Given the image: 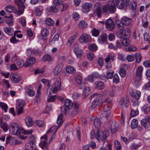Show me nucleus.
Masks as SVG:
<instances>
[{"label": "nucleus", "mask_w": 150, "mask_h": 150, "mask_svg": "<svg viewBox=\"0 0 150 150\" xmlns=\"http://www.w3.org/2000/svg\"><path fill=\"white\" fill-rule=\"evenodd\" d=\"M103 146L100 148V150H111L112 149L111 145L107 140L103 141Z\"/></svg>", "instance_id": "obj_14"}, {"label": "nucleus", "mask_w": 150, "mask_h": 150, "mask_svg": "<svg viewBox=\"0 0 150 150\" xmlns=\"http://www.w3.org/2000/svg\"><path fill=\"white\" fill-rule=\"evenodd\" d=\"M44 72V70L42 69L38 68L35 70V74L36 75L37 74H42Z\"/></svg>", "instance_id": "obj_60"}, {"label": "nucleus", "mask_w": 150, "mask_h": 150, "mask_svg": "<svg viewBox=\"0 0 150 150\" xmlns=\"http://www.w3.org/2000/svg\"><path fill=\"white\" fill-rule=\"evenodd\" d=\"M35 61L36 59L35 58L32 57L28 59L26 61L25 64H23L25 67H27L33 64L35 62Z\"/></svg>", "instance_id": "obj_20"}, {"label": "nucleus", "mask_w": 150, "mask_h": 150, "mask_svg": "<svg viewBox=\"0 0 150 150\" xmlns=\"http://www.w3.org/2000/svg\"><path fill=\"white\" fill-rule=\"evenodd\" d=\"M79 106V104L77 103H74V108L70 114V116L71 117H73L77 114Z\"/></svg>", "instance_id": "obj_19"}, {"label": "nucleus", "mask_w": 150, "mask_h": 150, "mask_svg": "<svg viewBox=\"0 0 150 150\" xmlns=\"http://www.w3.org/2000/svg\"><path fill=\"white\" fill-rule=\"evenodd\" d=\"M129 42H130L129 38H126L123 40L122 43L123 46H126L129 45Z\"/></svg>", "instance_id": "obj_52"}, {"label": "nucleus", "mask_w": 150, "mask_h": 150, "mask_svg": "<svg viewBox=\"0 0 150 150\" xmlns=\"http://www.w3.org/2000/svg\"><path fill=\"white\" fill-rule=\"evenodd\" d=\"M124 5V0H118L116 3L117 7L120 9H122Z\"/></svg>", "instance_id": "obj_31"}, {"label": "nucleus", "mask_w": 150, "mask_h": 150, "mask_svg": "<svg viewBox=\"0 0 150 150\" xmlns=\"http://www.w3.org/2000/svg\"><path fill=\"white\" fill-rule=\"evenodd\" d=\"M82 78L81 76L79 75H77L76 76V83L79 84L81 83Z\"/></svg>", "instance_id": "obj_55"}, {"label": "nucleus", "mask_w": 150, "mask_h": 150, "mask_svg": "<svg viewBox=\"0 0 150 150\" xmlns=\"http://www.w3.org/2000/svg\"><path fill=\"white\" fill-rule=\"evenodd\" d=\"M73 18L74 20L76 21L79 19L80 16L77 12H75L73 14Z\"/></svg>", "instance_id": "obj_63"}, {"label": "nucleus", "mask_w": 150, "mask_h": 150, "mask_svg": "<svg viewBox=\"0 0 150 150\" xmlns=\"http://www.w3.org/2000/svg\"><path fill=\"white\" fill-rule=\"evenodd\" d=\"M100 32L99 30H98L94 28L92 30V34L93 36L95 37H97L99 35Z\"/></svg>", "instance_id": "obj_50"}, {"label": "nucleus", "mask_w": 150, "mask_h": 150, "mask_svg": "<svg viewBox=\"0 0 150 150\" xmlns=\"http://www.w3.org/2000/svg\"><path fill=\"white\" fill-rule=\"evenodd\" d=\"M57 97L56 96H52L49 97L47 99V101L48 102H54Z\"/></svg>", "instance_id": "obj_59"}, {"label": "nucleus", "mask_w": 150, "mask_h": 150, "mask_svg": "<svg viewBox=\"0 0 150 150\" xmlns=\"http://www.w3.org/2000/svg\"><path fill=\"white\" fill-rule=\"evenodd\" d=\"M55 86L53 88L52 92L54 93L57 92L58 90H59L61 86V83L59 80H57L55 83Z\"/></svg>", "instance_id": "obj_22"}, {"label": "nucleus", "mask_w": 150, "mask_h": 150, "mask_svg": "<svg viewBox=\"0 0 150 150\" xmlns=\"http://www.w3.org/2000/svg\"><path fill=\"white\" fill-rule=\"evenodd\" d=\"M49 30L47 29L44 28L41 32V34L42 36L46 37L49 34Z\"/></svg>", "instance_id": "obj_43"}, {"label": "nucleus", "mask_w": 150, "mask_h": 150, "mask_svg": "<svg viewBox=\"0 0 150 150\" xmlns=\"http://www.w3.org/2000/svg\"><path fill=\"white\" fill-rule=\"evenodd\" d=\"M143 70V68L142 67H138L136 73V76L140 78L142 77V74Z\"/></svg>", "instance_id": "obj_28"}, {"label": "nucleus", "mask_w": 150, "mask_h": 150, "mask_svg": "<svg viewBox=\"0 0 150 150\" xmlns=\"http://www.w3.org/2000/svg\"><path fill=\"white\" fill-rule=\"evenodd\" d=\"M66 71L68 73L73 74L75 72L76 70L74 67L68 66L66 68Z\"/></svg>", "instance_id": "obj_33"}, {"label": "nucleus", "mask_w": 150, "mask_h": 150, "mask_svg": "<svg viewBox=\"0 0 150 150\" xmlns=\"http://www.w3.org/2000/svg\"><path fill=\"white\" fill-rule=\"evenodd\" d=\"M114 45V50H117L118 48L121 47V41L120 40H117L116 41Z\"/></svg>", "instance_id": "obj_40"}, {"label": "nucleus", "mask_w": 150, "mask_h": 150, "mask_svg": "<svg viewBox=\"0 0 150 150\" xmlns=\"http://www.w3.org/2000/svg\"><path fill=\"white\" fill-rule=\"evenodd\" d=\"M107 39V35L105 33L102 34L100 36V37L98 39V41L99 42H106Z\"/></svg>", "instance_id": "obj_26"}, {"label": "nucleus", "mask_w": 150, "mask_h": 150, "mask_svg": "<svg viewBox=\"0 0 150 150\" xmlns=\"http://www.w3.org/2000/svg\"><path fill=\"white\" fill-rule=\"evenodd\" d=\"M105 26L108 30L111 31L115 28V25L112 20L111 19L107 20L105 22Z\"/></svg>", "instance_id": "obj_11"}, {"label": "nucleus", "mask_w": 150, "mask_h": 150, "mask_svg": "<svg viewBox=\"0 0 150 150\" xmlns=\"http://www.w3.org/2000/svg\"><path fill=\"white\" fill-rule=\"evenodd\" d=\"M91 92L90 89L89 87H86L85 88L83 91L82 96L84 98H85L91 93Z\"/></svg>", "instance_id": "obj_30"}, {"label": "nucleus", "mask_w": 150, "mask_h": 150, "mask_svg": "<svg viewBox=\"0 0 150 150\" xmlns=\"http://www.w3.org/2000/svg\"><path fill=\"white\" fill-rule=\"evenodd\" d=\"M0 126L5 132L7 131L8 129V125L5 122H3L2 118L0 117Z\"/></svg>", "instance_id": "obj_15"}, {"label": "nucleus", "mask_w": 150, "mask_h": 150, "mask_svg": "<svg viewBox=\"0 0 150 150\" xmlns=\"http://www.w3.org/2000/svg\"><path fill=\"white\" fill-rule=\"evenodd\" d=\"M35 147V146L34 144L29 142L26 144L25 150H33Z\"/></svg>", "instance_id": "obj_21"}, {"label": "nucleus", "mask_w": 150, "mask_h": 150, "mask_svg": "<svg viewBox=\"0 0 150 150\" xmlns=\"http://www.w3.org/2000/svg\"><path fill=\"white\" fill-rule=\"evenodd\" d=\"M116 9V5L113 4H110V5H108V10L111 13H115Z\"/></svg>", "instance_id": "obj_29"}, {"label": "nucleus", "mask_w": 150, "mask_h": 150, "mask_svg": "<svg viewBox=\"0 0 150 150\" xmlns=\"http://www.w3.org/2000/svg\"><path fill=\"white\" fill-rule=\"evenodd\" d=\"M87 56L88 59L90 60H92L94 57L93 54L91 52L88 53Z\"/></svg>", "instance_id": "obj_61"}, {"label": "nucleus", "mask_w": 150, "mask_h": 150, "mask_svg": "<svg viewBox=\"0 0 150 150\" xmlns=\"http://www.w3.org/2000/svg\"><path fill=\"white\" fill-rule=\"evenodd\" d=\"M93 4L90 3L85 2L83 4L82 7L83 11L84 13L90 11L92 8Z\"/></svg>", "instance_id": "obj_12"}, {"label": "nucleus", "mask_w": 150, "mask_h": 150, "mask_svg": "<svg viewBox=\"0 0 150 150\" xmlns=\"http://www.w3.org/2000/svg\"><path fill=\"white\" fill-rule=\"evenodd\" d=\"M127 51H129L135 52L137 51V48L133 46H130L126 48Z\"/></svg>", "instance_id": "obj_54"}, {"label": "nucleus", "mask_w": 150, "mask_h": 150, "mask_svg": "<svg viewBox=\"0 0 150 150\" xmlns=\"http://www.w3.org/2000/svg\"><path fill=\"white\" fill-rule=\"evenodd\" d=\"M139 112L138 110L131 109V115L132 117H134L138 115Z\"/></svg>", "instance_id": "obj_58"}, {"label": "nucleus", "mask_w": 150, "mask_h": 150, "mask_svg": "<svg viewBox=\"0 0 150 150\" xmlns=\"http://www.w3.org/2000/svg\"><path fill=\"white\" fill-rule=\"evenodd\" d=\"M138 121L136 119H134L132 120L131 123V126L132 129H134L137 127Z\"/></svg>", "instance_id": "obj_34"}, {"label": "nucleus", "mask_w": 150, "mask_h": 150, "mask_svg": "<svg viewBox=\"0 0 150 150\" xmlns=\"http://www.w3.org/2000/svg\"><path fill=\"white\" fill-rule=\"evenodd\" d=\"M9 132L12 134L18 135L21 134L27 135L31 134L32 133L33 131L32 130H24L20 128L18 124L12 123L10 125Z\"/></svg>", "instance_id": "obj_1"}, {"label": "nucleus", "mask_w": 150, "mask_h": 150, "mask_svg": "<svg viewBox=\"0 0 150 150\" xmlns=\"http://www.w3.org/2000/svg\"><path fill=\"white\" fill-rule=\"evenodd\" d=\"M91 36L87 34L83 33L80 36L79 41L81 43H87L90 42Z\"/></svg>", "instance_id": "obj_9"}, {"label": "nucleus", "mask_w": 150, "mask_h": 150, "mask_svg": "<svg viewBox=\"0 0 150 150\" xmlns=\"http://www.w3.org/2000/svg\"><path fill=\"white\" fill-rule=\"evenodd\" d=\"M41 82L47 86L49 87L50 83L49 81L47 79H42L41 80Z\"/></svg>", "instance_id": "obj_62"}, {"label": "nucleus", "mask_w": 150, "mask_h": 150, "mask_svg": "<svg viewBox=\"0 0 150 150\" xmlns=\"http://www.w3.org/2000/svg\"><path fill=\"white\" fill-rule=\"evenodd\" d=\"M95 86L96 88L100 90L103 89L104 87L103 83L99 81H97L95 82Z\"/></svg>", "instance_id": "obj_23"}, {"label": "nucleus", "mask_w": 150, "mask_h": 150, "mask_svg": "<svg viewBox=\"0 0 150 150\" xmlns=\"http://www.w3.org/2000/svg\"><path fill=\"white\" fill-rule=\"evenodd\" d=\"M5 33L9 36L12 35L14 33V30L13 28L9 27H6L4 28Z\"/></svg>", "instance_id": "obj_24"}, {"label": "nucleus", "mask_w": 150, "mask_h": 150, "mask_svg": "<svg viewBox=\"0 0 150 150\" xmlns=\"http://www.w3.org/2000/svg\"><path fill=\"white\" fill-rule=\"evenodd\" d=\"M122 36L129 37L131 35V32L129 29H125L118 32Z\"/></svg>", "instance_id": "obj_18"}, {"label": "nucleus", "mask_w": 150, "mask_h": 150, "mask_svg": "<svg viewBox=\"0 0 150 150\" xmlns=\"http://www.w3.org/2000/svg\"><path fill=\"white\" fill-rule=\"evenodd\" d=\"M75 38L76 37L75 36V35H74V36L70 37L68 40L67 44V45L68 46H70L71 43L74 41Z\"/></svg>", "instance_id": "obj_47"}, {"label": "nucleus", "mask_w": 150, "mask_h": 150, "mask_svg": "<svg viewBox=\"0 0 150 150\" xmlns=\"http://www.w3.org/2000/svg\"><path fill=\"white\" fill-rule=\"evenodd\" d=\"M150 117L149 116H147L145 118L142 119L141 123L146 129H148L150 127Z\"/></svg>", "instance_id": "obj_10"}, {"label": "nucleus", "mask_w": 150, "mask_h": 150, "mask_svg": "<svg viewBox=\"0 0 150 150\" xmlns=\"http://www.w3.org/2000/svg\"><path fill=\"white\" fill-rule=\"evenodd\" d=\"M113 82L116 83H118L119 82V79L118 74H115L114 75L113 78Z\"/></svg>", "instance_id": "obj_57"}, {"label": "nucleus", "mask_w": 150, "mask_h": 150, "mask_svg": "<svg viewBox=\"0 0 150 150\" xmlns=\"http://www.w3.org/2000/svg\"><path fill=\"white\" fill-rule=\"evenodd\" d=\"M6 11L9 13H11L13 11L14 7L12 5H8L5 8Z\"/></svg>", "instance_id": "obj_51"}, {"label": "nucleus", "mask_w": 150, "mask_h": 150, "mask_svg": "<svg viewBox=\"0 0 150 150\" xmlns=\"http://www.w3.org/2000/svg\"><path fill=\"white\" fill-rule=\"evenodd\" d=\"M114 20L115 24L120 28H124L125 26L129 25L132 22L131 18L126 16H123L120 20L117 16L114 18Z\"/></svg>", "instance_id": "obj_2"}, {"label": "nucleus", "mask_w": 150, "mask_h": 150, "mask_svg": "<svg viewBox=\"0 0 150 150\" xmlns=\"http://www.w3.org/2000/svg\"><path fill=\"white\" fill-rule=\"evenodd\" d=\"M87 25V23L84 21H81L79 23L78 26L79 28H85Z\"/></svg>", "instance_id": "obj_35"}, {"label": "nucleus", "mask_w": 150, "mask_h": 150, "mask_svg": "<svg viewBox=\"0 0 150 150\" xmlns=\"http://www.w3.org/2000/svg\"><path fill=\"white\" fill-rule=\"evenodd\" d=\"M46 24L49 26H52L54 24V22L52 19L50 18L47 19L45 21Z\"/></svg>", "instance_id": "obj_41"}, {"label": "nucleus", "mask_w": 150, "mask_h": 150, "mask_svg": "<svg viewBox=\"0 0 150 150\" xmlns=\"http://www.w3.org/2000/svg\"><path fill=\"white\" fill-rule=\"evenodd\" d=\"M63 115L61 113V114L60 115L58 116V117L57 119V124H59V126H60L62 124L63 116L62 115Z\"/></svg>", "instance_id": "obj_44"}, {"label": "nucleus", "mask_w": 150, "mask_h": 150, "mask_svg": "<svg viewBox=\"0 0 150 150\" xmlns=\"http://www.w3.org/2000/svg\"><path fill=\"white\" fill-rule=\"evenodd\" d=\"M130 9L132 10H135L137 7V3L134 1H133V3L132 2H130V5L128 6Z\"/></svg>", "instance_id": "obj_39"}, {"label": "nucleus", "mask_w": 150, "mask_h": 150, "mask_svg": "<svg viewBox=\"0 0 150 150\" xmlns=\"http://www.w3.org/2000/svg\"><path fill=\"white\" fill-rule=\"evenodd\" d=\"M10 78L12 81L15 83L20 82L22 79L21 75L18 73L11 74Z\"/></svg>", "instance_id": "obj_8"}, {"label": "nucleus", "mask_w": 150, "mask_h": 150, "mask_svg": "<svg viewBox=\"0 0 150 150\" xmlns=\"http://www.w3.org/2000/svg\"><path fill=\"white\" fill-rule=\"evenodd\" d=\"M134 56L131 55H128L127 57V59L129 62H132L134 60Z\"/></svg>", "instance_id": "obj_64"}, {"label": "nucleus", "mask_w": 150, "mask_h": 150, "mask_svg": "<svg viewBox=\"0 0 150 150\" xmlns=\"http://www.w3.org/2000/svg\"><path fill=\"white\" fill-rule=\"evenodd\" d=\"M109 133L107 131L103 132L101 130H98L96 134V138L98 140H105L108 136Z\"/></svg>", "instance_id": "obj_4"}, {"label": "nucleus", "mask_w": 150, "mask_h": 150, "mask_svg": "<svg viewBox=\"0 0 150 150\" xmlns=\"http://www.w3.org/2000/svg\"><path fill=\"white\" fill-rule=\"evenodd\" d=\"M74 52L77 57L78 58L81 57L82 56L83 53L82 50L79 47L77 46L75 47Z\"/></svg>", "instance_id": "obj_17"}, {"label": "nucleus", "mask_w": 150, "mask_h": 150, "mask_svg": "<svg viewBox=\"0 0 150 150\" xmlns=\"http://www.w3.org/2000/svg\"><path fill=\"white\" fill-rule=\"evenodd\" d=\"M25 0H16L15 3L18 7V13L21 15L23 13L25 8L24 4Z\"/></svg>", "instance_id": "obj_7"}, {"label": "nucleus", "mask_w": 150, "mask_h": 150, "mask_svg": "<svg viewBox=\"0 0 150 150\" xmlns=\"http://www.w3.org/2000/svg\"><path fill=\"white\" fill-rule=\"evenodd\" d=\"M119 74L122 77H124L126 75V71L123 68L121 69L119 71Z\"/></svg>", "instance_id": "obj_53"}, {"label": "nucleus", "mask_w": 150, "mask_h": 150, "mask_svg": "<svg viewBox=\"0 0 150 150\" xmlns=\"http://www.w3.org/2000/svg\"><path fill=\"white\" fill-rule=\"evenodd\" d=\"M88 48L91 51H94L97 50L98 47L95 44H93L89 45Z\"/></svg>", "instance_id": "obj_42"}, {"label": "nucleus", "mask_w": 150, "mask_h": 150, "mask_svg": "<svg viewBox=\"0 0 150 150\" xmlns=\"http://www.w3.org/2000/svg\"><path fill=\"white\" fill-rule=\"evenodd\" d=\"M52 58L51 57L47 54H46L44 56L42 59V61L43 62L47 61L48 62H50Z\"/></svg>", "instance_id": "obj_46"}, {"label": "nucleus", "mask_w": 150, "mask_h": 150, "mask_svg": "<svg viewBox=\"0 0 150 150\" xmlns=\"http://www.w3.org/2000/svg\"><path fill=\"white\" fill-rule=\"evenodd\" d=\"M47 143L45 141L41 142L40 143V146L42 149H44L45 150H48L47 148Z\"/></svg>", "instance_id": "obj_49"}, {"label": "nucleus", "mask_w": 150, "mask_h": 150, "mask_svg": "<svg viewBox=\"0 0 150 150\" xmlns=\"http://www.w3.org/2000/svg\"><path fill=\"white\" fill-rule=\"evenodd\" d=\"M25 122L27 126L29 127L32 126L33 124L32 119L30 117H27L25 119Z\"/></svg>", "instance_id": "obj_27"}, {"label": "nucleus", "mask_w": 150, "mask_h": 150, "mask_svg": "<svg viewBox=\"0 0 150 150\" xmlns=\"http://www.w3.org/2000/svg\"><path fill=\"white\" fill-rule=\"evenodd\" d=\"M25 104L24 101H21L18 103L17 104L16 110L18 112V115L23 112V107Z\"/></svg>", "instance_id": "obj_13"}, {"label": "nucleus", "mask_w": 150, "mask_h": 150, "mask_svg": "<svg viewBox=\"0 0 150 150\" xmlns=\"http://www.w3.org/2000/svg\"><path fill=\"white\" fill-rule=\"evenodd\" d=\"M63 68V66L61 64H59L57 66L54 71V74L55 75H57L62 71Z\"/></svg>", "instance_id": "obj_25"}, {"label": "nucleus", "mask_w": 150, "mask_h": 150, "mask_svg": "<svg viewBox=\"0 0 150 150\" xmlns=\"http://www.w3.org/2000/svg\"><path fill=\"white\" fill-rule=\"evenodd\" d=\"M6 17H7L6 21V23L9 26L13 25V24L12 20L13 16H11L7 17L6 16Z\"/></svg>", "instance_id": "obj_37"}, {"label": "nucleus", "mask_w": 150, "mask_h": 150, "mask_svg": "<svg viewBox=\"0 0 150 150\" xmlns=\"http://www.w3.org/2000/svg\"><path fill=\"white\" fill-rule=\"evenodd\" d=\"M103 96L101 94H99L96 97L93 101L91 105V107L93 109H95L97 106L101 105L103 103L102 98Z\"/></svg>", "instance_id": "obj_5"}, {"label": "nucleus", "mask_w": 150, "mask_h": 150, "mask_svg": "<svg viewBox=\"0 0 150 150\" xmlns=\"http://www.w3.org/2000/svg\"><path fill=\"white\" fill-rule=\"evenodd\" d=\"M118 124L115 121L112 122L111 125V131L113 134L115 133L117 131Z\"/></svg>", "instance_id": "obj_16"}, {"label": "nucleus", "mask_w": 150, "mask_h": 150, "mask_svg": "<svg viewBox=\"0 0 150 150\" xmlns=\"http://www.w3.org/2000/svg\"><path fill=\"white\" fill-rule=\"evenodd\" d=\"M0 106L4 110L5 112H6L8 109V107L6 104L3 103H0Z\"/></svg>", "instance_id": "obj_56"}, {"label": "nucleus", "mask_w": 150, "mask_h": 150, "mask_svg": "<svg viewBox=\"0 0 150 150\" xmlns=\"http://www.w3.org/2000/svg\"><path fill=\"white\" fill-rule=\"evenodd\" d=\"M26 92L28 95L30 96H33L35 95V92L32 89H30L28 87L25 88Z\"/></svg>", "instance_id": "obj_36"}, {"label": "nucleus", "mask_w": 150, "mask_h": 150, "mask_svg": "<svg viewBox=\"0 0 150 150\" xmlns=\"http://www.w3.org/2000/svg\"><path fill=\"white\" fill-rule=\"evenodd\" d=\"M131 95L133 97V98L132 100L133 105L135 106L137 105H138L137 100L140 97L141 93L139 91L133 92L131 93Z\"/></svg>", "instance_id": "obj_6"}, {"label": "nucleus", "mask_w": 150, "mask_h": 150, "mask_svg": "<svg viewBox=\"0 0 150 150\" xmlns=\"http://www.w3.org/2000/svg\"><path fill=\"white\" fill-rule=\"evenodd\" d=\"M64 102V106L61 108V111L63 115L65 114L68 110L72 108L73 105L71 101L69 99H66Z\"/></svg>", "instance_id": "obj_3"}, {"label": "nucleus", "mask_w": 150, "mask_h": 150, "mask_svg": "<svg viewBox=\"0 0 150 150\" xmlns=\"http://www.w3.org/2000/svg\"><path fill=\"white\" fill-rule=\"evenodd\" d=\"M134 55L137 62L138 63H140L142 59V57L141 54L139 53H137L135 54Z\"/></svg>", "instance_id": "obj_48"}, {"label": "nucleus", "mask_w": 150, "mask_h": 150, "mask_svg": "<svg viewBox=\"0 0 150 150\" xmlns=\"http://www.w3.org/2000/svg\"><path fill=\"white\" fill-rule=\"evenodd\" d=\"M50 11L54 13H56L58 12L59 8L58 6L55 5L52 6L50 8Z\"/></svg>", "instance_id": "obj_45"}, {"label": "nucleus", "mask_w": 150, "mask_h": 150, "mask_svg": "<svg viewBox=\"0 0 150 150\" xmlns=\"http://www.w3.org/2000/svg\"><path fill=\"white\" fill-rule=\"evenodd\" d=\"M94 124L96 128H98L101 126V122L99 118L96 117L94 119Z\"/></svg>", "instance_id": "obj_32"}, {"label": "nucleus", "mask_w": 150, "mask_h": 150, "mask_svg": "<svg viewBox=\"0 0 150 150\" xmlns=\"http://www.w3.org/2000/svg\"><path fill=\"white\" fill-rule=\"evenodd\" d=\"M114 71L112 70H109L106 73V78L107 79H111L112 78Z\"/></svg>", "instance_id": "obj_38"}]
</instances>
